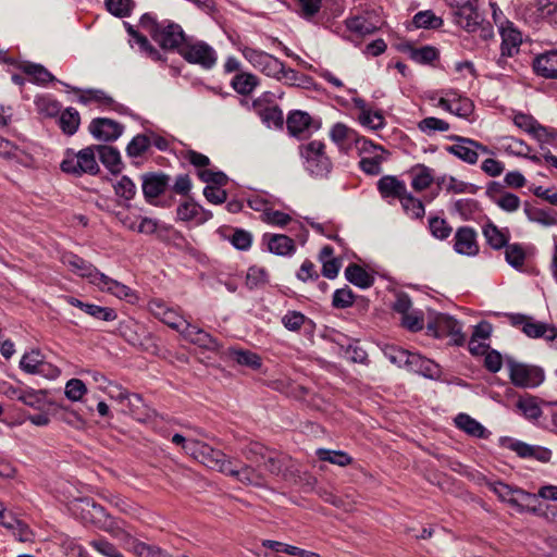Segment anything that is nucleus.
<instances>
[{
  "label": "nucleus",
  "mask_w": 557,
  "mask_h": 557,
  "mask_svg": "<svg viewBox=\"0 0 557 557\" xmlns=\"http://www.w3.org/2000/svg\"><path fill=\"white\" fill-rule=\"evenodd\" d=\"M186 454L194 457L196 460L206 467L216 470L223 474L233 473L231 463L233 459L228 458L223 451L209 446L199 441H189L184 445Z\"/></svg>",
  "instance_id": "1"
},
{
  "label": "nucleus",
  "mask_w": 557,
  "mask_h": 557,
  "mask_svg": "<svg viewBox=\"0 0 557 557\" xmlns=\"http://www.w3.org/2000/svg\"><path fill=\"white\" fill-rule=\"evenodd\" d=\"M324 148V144L320 140H312L300 147V154L305 159V169L314 177H326L332 170V162Z\"/></svg>",
  "instance_id": "2"
},
{
  "label": "nucleus",
  "mask_w": 557,
  "mask_h": 557,
  "mask_svg": "<svg viewBox=\"0 0 557 557\" xmlns=\"http://www.w3.org/2000/svg\"><path fill=\"white\" fill-rule=\"evenodd\" d=\"M487 486L500 500L509 503L518 510L522 511L527 509L536 511V506L534 505V503H536L535 494L520 488H513L502 481L488 482Z\"/></svg>",
  "instance_id": "3"
},
{
  "label": "nucleus",
  "mask_w": 557,
  "mask_h": 557,
  "mask_svg": "<svg viewBox=\"0 0 557 557\" xmlns=\"http://www.w3.org/2000/svg\"><path fill=\"white\" fill-rule=\"evenodd\" d=\"M515 326H521L522 332L530 338H543L552 348L557 349V327L554 324L540 322L524 314L511 315Z\"/></svg>",
  "instance_id": "4"
},
{
  "label": "nucleus",
  "mask_w": 557,
  "mask_h": 557,
  "mask_svg": "<svg viewBox=\"0 0 557 557\" xmlns=\"http://www.w3.org/2000/svg\"><path fill=\"white\" fill-rule=\"evenodd\" d=\"M97 146H89L79 150L75 156H67L61 163L65 173L81 176L84 173L95 175L99 172L96 160Z\"/></svg>",
  "instance_id": "5"
},
{
  "label": "nucleus",
  "mask_w": 557,
  "mask_h": 557,
  "mask_svg": "<svg viewBox=\"0 0 557 557\" xmlns=\"http://www.w3.org/2000/svg\"><path fill=\"white\" fill-rule=\"evenodd\" d=\"M117 332L132 346L146 351H150L156 348V345L152 343L151 334L147 331L145 325L134 319L128 318L121 321L119 323Z\"/></svg>",
  "instance_id": "6"
},
{
  "label": "nucleus",
  "mask_w": 557,
  "mask_h": 557,
  "mask_svg": "<svg viewBox=\"0 0 557 557\" xmlns=\"http://www.w3.org/2000/svg\"><path fill=\"white\" fill-rule=\"evenodd\" d=\"M509 377L513 385L523 388L539 386L544 381V372L536 366L508 361Z\"/></svg>",
  "instance_id": "7"
},
{
  "label": "nucleus",
  "mask_w": 557,
  "mask_h": 557,
  "mask_svg": "<svg viewBox=\"0 0 557 557\" xmlns=\"http://www.w3.org/2000/svg\"><path fill=\"white\" fill-rule=\"evenodd\" d=\"M180 54L189 63L211 69L216 62L214 49L203 41H185L180 48Z\"/></svg>",
  "instance_id": "8"
},
{
  "label": "nucleus",
  "mask_w": 557,
  "mask_h": 557,
  "mask_svg": "<svg viewBox=\"0 0 557 557\" xmlns=\"http://www.w3.org/2000/svg\"><path fill=\"white\" fill-rule=\"evenodd\" d=\"M244 58L262 74L275 79L283 69V62L264 51L245 47L242 49Z\"/></svg>",
  "instance_id": "9"
},
{
  "label": "nucleus",
  "mask_w": 557,
  "mask_h": 557,
  "mask_svg": "<svg viewBox=\"0 0 557 557\" xmlns=\"http://www.w3.org/2000/svg\"><path fill=\"white\" fill-rule=\"evenodd\" d=\"M426 327L435 337L451 336L456 344L463 342L461 324L448 314L436 313L434 319L428 323Z\"/></svg>",
  "instance_id": "10"
},
{
  "label": "nucleus",
  "mask_w": 557,
  "mask_h": 557,
  "mask_svg": "<svg viewBox=\"0 0 557 557\" xmlns=\"http://www.w3.org/2000/svg\"><path fill=\"white\" fill-rule=\"evenodd\" d=\"M261 465L270 474L282 476L284 480H292L295 476L293 460L286 455L268 451Z\"/></svg>",
  "instance_id": "11"
},
{
  "label": "nucleus",
  "mask_w": 557,
  "mask_h": 557,
  "mask_svg": "<svg viewBox=\"0 0 557 557\" xmlns=\"http://www.w3.org/2000/svg\"><path fill=\"white\" fill-rule=\"evenodd\" d=\"M454 9L455 23L468 33H475L483 20L475 3H465L451 7Z\"/></svg>",
  "instance_id": "12"
},
{
  "label": "nucleus",
  "mask_w": 557,
  "mask_h": 557,
  "mask_svg": "<svg viewBox=\"0 0 557 557\" xmlns=\"http://www.w3.org/2000/svg\"><path fill=\"white\" fill-rule=\"evenodd\" d=\"M163 49H178L186 41L185 34L178 24H162L152 38Z\"/></svg>",
  "instance_id": "13"
},
{
  "label": "nucleus",
  "mask_w": 557,
  "mask_h": 557,
  "mask_svg": "<svg viewBox=\"0 0 557 557\" xmlns=\"http://www.w3.org/2000/svg\"><path fill=\"white\" fill-rule=\"evenodd\" d=\"M88 128L90 134L101 141L116 140L123 133V126L108 117L94 119Z\"/></svg>",
  "instance_id": "14"
},
{
  "label": "nucleus",
  "mask_w": 557,
  "mask_h": 557,
  "mask_svg": "<svg viewBox=\"0 0 557 557\" xmlns=\"http://www.w3.org/2000/svg\"><path fill=\"white\" fill-rule=\"evenodd\" d=\"M517 127L531 135L539 143H547L553 137V132L540 124L532 115L517 113L513 115Z\"/></svg>",
  "instance_id": "15"
},
{
  "label": "nucleus",
  "mask_w": 557,
  "mask_h": 557,
  "mask_svg": "<svg viewBox=\"0 0 557 557\" xmlns=\"http://www.w3.org/2000/svg\"><path fill=\"white\" fill-rule=\"evenodd\" d=\"M149 311L163 323L176 331H182L181 326L186 325V321L177 313L176 310L170 308L162 299L154 298L148 302Z\"/></svg>",
  "instance_id": "16"
},
{
  "label": "nucleus",
  "mask_w": 557,
  "mask_h": 557,
  "mask_svg": "<svg viewBox=\"0 0 557 557\" xmlns=\"http://www.w3.org/2000/svg\"><path fill=\"white\" fill-rule=\"evenodd\" d=\"M382 24L380 15L375 12H366L346 20L347 28L361 36L373 34Z\"/></svg>",
  "instance_id": "17"
},
{
  "label": "nucleus",
  "mask_w": 557,
  "mask_h": 557,
  "mask_svg": "<svg viewBox=\"0 0 557 557\" xmlns=\"http://www.w3.org/2000/svg\"><path fill=\"white\" fill-rule=\"evenodd\" d=\"M170 176L164 173H148L143 175V193L149 203H154L169 186Z\"/></svg>",
  "instance_id": "18"
},
{
  "label": "nucleus",
  "mask_w": 557,
  "mask_h": 557,
  "mask_svg": "<svg viewBox=\"0 0 557 557\" xmlns=\"http://www.w3.org/2000/svg\"><path fill=\"white\" fill-rule=\"evenodd\" d=\"M454 249L459 255L475 256L479 252L476 233L469 226L459 227L454 237Z\"/></svg>",
  "instance_id": "19"
},
{
  "label": "nucleus",
  "mask_w": 557,
  "mask_h": 557,
  "mask_svg": "<svg viewBox=\"0 0 557 557\" xmlns=\"http://www.w3.org/2000/svg\"><path fill=\"white\" fill-rule=\"evenodd\" d=\"M63 263L70 268L71 271L82 277H86L89 282L96 285L98 280H101V273L90 262L84 260L76 255H66L63 257Z\"/></svg>",
  "instance_id": "20"
},
{
  "label": "nucleus",
  "mask_w": 557,
  "mask_h": 557,
  "mask_svg": "<svg viewBox=\"0 0 557 557\" xmlns=\"http://www.w3.org/2000/svg\"><path fill=\"white\" fill-rule=\"evenodd\" d=\"M499 34L502 37L500 50L503 54H516L519 52L520 45L522 44V35L513 26L512 22H500Z\"/></svg>",
  "instance_id": "21"
},
{
  "label": "nucleus",
  "mask_w": 557,
  "mask_h": 557,
  "mask_svg": "<svg viewBox=\"0 0 557 557\" xmlns=\"http://www.w3.org/2000/svg\"><path fill=\"white\" fill-rule=\"evenodd\" d=\"M181 334L188 342L198 345L199 347L216 350L219 349V343L215 338H213L206 331L197 327L196 325H191L190 323H186L185 327L182 329Z\"/></svg>",
  "instance_id": "22"
},
{
  "label": "nucleus",
  "mask_w": 557,
  "mask_h": 557,
  "mask_svg": "<svg viewBox=\"0 0 557 557\" xmlns=\"http://www.w3.org/2000/svg\"><path fill=\"white\" fill-rule=\"evenodd\" d=\"M534 72L545 78H557V50L539 54L533 61Z\"/></svg>",
  "instance_id": "23"
},
{
  "label": "nucleus",
  "mask_w": 557,
  "mask_h": 557,
  "mask_svg": "<svg viewBox=\"0 0 557 557\" xmlns=\"http://www.w3.org/2000/svg\"><path fill=\"white\" fill-rule=\"evenodd\" d=\"M453 140H455V144L446 148L449 153L469 164H475L478 162L479 154L475 151L474 146L463 143L472 141V139L461 136H454Z\"/></svg>",
  "instance_id": "24"
},
{
  "label": "nucleus",
  "mask_w": 557,
  "mask_h": 557,
  "mask_svg": "<svg viewBox=\"0 0 557 557\" xmlns=\"http://www.w3.org/2000/svg\"><path fill=\"white\" fill-rule=\"evenodd\" d=\"M406 369L430 379L437 377L441 372L440 367L434 361L416 352L410 354Z\"/></svg>",
  "instance_id": "25"
},
{
  "label": "nucleus",
  "mask_w": 557,
  "mask_h": 557,
  "mask_svg": "<svg viewBox=\"0 0 557 557\" xmlns=\"http://www.w3.org/2000/svg\"><path fill=\"white\" fill-rule=\"evenodd\" d=\"M176 214L177 219L184 222L195 221L196 223H203L211 218L210 213L191 200L182 202L176 209Z\"/></svg>",
  "instance_id": "26"
},
{
  "label": "nucleus",
  "mask_w": 557,
  "mask_h": 557,
  "mask_svg": "<svg viewBox=\"0 0 557 557\" xmlns=\"http://www.w3.org/2000/svg\"><path fill=\"white\" fill-rule=\"evenodd\" d=\"M263 239L267 242L269 250L278 256L292 255L296 249L294 240L283 234H265Z\"/></svg>",
  "instance_id": "27"
},
{
  "label": "nucleus",
  "mask_w": 557,
  "mask_h": 557,
  "mask_svg": "<svg viewBox=\"0 0 557 557\" xmlns=\"http://www.w3.org/2000/svg\"><path fill=\"white\" fill-rule=\"evenodd\" d=\"M377 189L383 198H397L399 201L407 193L406 184L395 176H383L377 182Z\"/></svg>",
  "instance_id": "28"
},
{
  "label": "nucleus",
  "mask_w": 557,
  "mask_h": 557,
  "mask_svg": "<svg viewBox=\"0 0 557 557\" xmlns=\"http://www.w3.org/2000/svg\"><path fill=\"white\" fill-rule=\"evenodd\" d=\"M95 286H97L100 290L110 293L120 299H126L131 301L134 297V293L128 286L109 277L103 273H101V280H98Z\"/></svg>",
  "instance_id": "29"
},
{
  "label": "nucleus",
  "mask_w": 557,
  "mask_h": 557,
  "mask_svg": "<svg viewBox=\"0 0 557 557\" xmlns=\"http://www.w3.org/2000/svg\"><path fill=\"white\" fill-rule=\"evenodd\" d=\"M411 186L417 191H422L430 187L434 180L433 170L424 164H416L409 171Z\"/></svg>",
  "instance_id": "30"
},
{
  "label": "nucleus",
  "mask_w": 557,
  "mask_h": 557,
  "mask_svg": "<svg viewBox=\"0 0 557 557\" xmlns=\"http://www.w3.org/2000/svg\"><path fill=\"white\" fill-rule=\"evenodd\" d=\"M345 277L348 282L362 289L371 287L374 283V277L356 263H351L345 269Z\"/></svg>",
  "instance_id": "31"
},
{
  "label": "nucleus",
  "mask_w": 557,
  "mask_h": 557,
  "mask_svg": "<svg viewBox=\"0 0 557 557\" xmlns=\"http://www.w3.org/2000/svg\"><path fill=\"white\" fill-rule=\"evenodd\" d=\"M97 152L101 163L112 173L122 171L121 154L116 148L111 146H97Z\"/></svg>",
  "instance_id": "32"
},
{
  "label": "nucleus",
  "mask_w": 557,
  "mask_h": 557,
  "mask_svg": "<svg viewBox=\"0 0 557 557\" xmlns=\"http://www.w3.org/2000/svg\"><path fill=\"white\" fill-rule=\"evenodd\" d=\"M525 11L529 12L530 21L535 23L549 17L557 11V0H535L531 7L525 8Z\"/></svg>",
  "instance_id": "33"
},
{
  "label": "nucleus",
  "mask_w": 557,
  "mask_h": 557,
  "mask_svg": "<svg viewBox=\"0 0 557 557\" xmlns=\"http://www.w3.org/2000/svg\"><path fill=\"white\" fill-rule=\"evenodd\" d=\"M258 85L259 78L255 74L248 72L237 73L231 82L233 89L243 96L250 95Z\"/></svg>",
  "instance_id": "34"
},
{
  "label": "nucleus",
  "mask_w": 557,
  "mask_h": 557,
  "mask_svg": "<svg viewBox=\"0 0 557 557\" xmlns=\"http://www.w3.org/2000/svg\"><path fill=\"white\" fill-rule=\"evenodd\" d=\"M73 90L76 94H79L78 101L81 103L87 104L89 102H97L102 107H112L114 104V99L101 89L83 90L79 88H73Z\"/></svg>",
  "instance_id": "35"
},
{
  "label": "nucleus",
  "mask_w": 557,
  "mask_h": 557,
  "mask_svg": "<svg viewBox=\"0 0 557 557\" xmlns=\"http://www.w3.org/2000/svg\"><path fill=\"white\" fill-rule=\"evenodd\" d=\"M237 463L238 462L233 459V463H231L233 473H226V475L234 476L245 484L262 485V478L253 468L250 466L238 467Z\"/></svg>",
  "instance_id": "36"
},
{
  "label": "nucleus",
  "mask_w": 557,
  "mask_h": 557,
  "mask_svg": "<svg viewBox=\"0 0 557 557\" xmlns=\"http://www.w3.org/2000/svg\"><path fill=\"white\" fill-rule=\"evenodd\" d=\"M455 423L458 429L465 431L467 434L483 438L486 436V429L475 419L471 418L469 414L459 413L455 418Z\"/></svg>",
  "instance_id": "37"
},
{
  "label": "nucleus",
  "mask_w": 557,
  "mask_h": 557,
  "mask_svg": "<svg viewBox=\"0 0 557 557\" xmlns=\"http://www.w3.org/2000/svg\"><path fill=\"white\" fill-rule=\"evenodd\" d=\"M81 124V115L74 108H66L61 112L59 117V126L62 132L69 136L74 135Z\"/></svg>",
  "instance_id": "38"
},
{
  "label": "nucleus",
  "mask_w": 557,
  "mask_h": 557,
  "mask_svg": "<svg viewBox=\"0 0 557 557\" xmlns=\"http://www.w3.org/2000/svg\"><path fill=\"white\" fill-rule=\"evenodd\" d=\"M46 366L38 350L24 354L20 361L21 369L29 374L44 373Z\"/></svg>",
  "instance_id": "39"
},
{
  "label": "nucleus",
  "mask_w": 557,
  "mask_h": 557,
  "mask_svg": "<svg viewBox=\"0 0 557 557\" xmlns=\"http://www.w3.org/2000/svg\"><path fill=\"white\" fill-rule=\"evenodd\" d=\"M311 123V117L308 113L302 111H294L287 117V128L294 136L301 135L308 129Z\"/></svg>",
  "instance_id": "40"
},
{
  "label": "nucleus",
  "mask_w": 557,
  "mask_h": 557,
  "mask_svg": "<svg viewBox=\"0 0 557 557\" xmlns=\"http://www.w3.org/2000/svg\"><path fill=\"white\" fill-rule=\"evenodd\" d=\"M483 235L486 238L488 245L494 249H500L503 247L505 248L509 240L508 232L505 233L500 231L493 223H487L483 227Z\"/></svg>",
  "instance_id": "41"
},
{
  "label": "nucleus",
  "mask_w": 557,
  "mask_h": 557,
  "mask_svg": "<svg viewBox=\"0 0 557 557\" xmlns=\"http://www.w3.org/2000/svg\"><path fill=\"white\" fill-rule=\"evenodd\" d=\"M505 259L515 269H521L527 259V250L523 245L515 243L505 246Z\"/></svg>",
  "instance_id": "42"
},
{
  "label": "nucleus",
  "mask_w": 557,
  "mask_h": 557,
  "mask_svg": "<svg viewBox=\"0 0 557 557\" xmlns=\"http://www.w3.org/2000/svg\"><path fill=\"white\" fill-rule=\"evenodd\" d=\"M228 356L240 366L251 369H259L261 367V358L250 350L231 348Z\"/></svg>",
  "instance_id": "43"
},
{
  "label": "nucleus",
  "mask_w": 557,
  "mask_h": 557,
  "mask_svg": "<svg viewBox=\"0 0 557 557\" xmlns=\"http://www.w3.org/2000/svg\"><path fill=\"white\" fill-rule=\"evenodd\" d=\"M317 456L322 461H327L339 467H346L352 462V458L345 451L326 448L317 449Z\"/></svg>",
  "instance_id": "44"
},
{
  "label": "nucleus",
  "mask_w": 557,
  "mask_h": 557,
  "mask_svg": "<svg viewBox=\"0 0 557 557\" xmlns=\"http://www.w3.org/2000/svg\"><path fill=\"white\" fill-rule=\"evenodd\" d=\"M263 546L268 547V548H271L272 550L274 552H284L288 555H293V556H299V557H320L319 554L314 553V552H309V550H305V549H301L299 547H296V546H293V545H288V544H284L282 542H277V541H271V540H267L263 542Z\"/></svg>",
  "instance_id": "45"
},
{
  "label": "nucleus",
  "mask_w": 557,
  "mask_h": 557,
  "mask_svg": "<svg viewBox=\"0 0 557 557\" xmlns=\"http://www.w3.org/2000/svg\"><path fill=\"white\" fill-rule=\"evenodd\" d=\"M524 212L528 219L532 222H536L544 226H552L557 224L556 215L552 211L529 207L527 205Z\"/></svg>",
  "instance_id": "46"
},
{
  "label": "nucleus",
  "mask_w": 557,
  "mask_h": 557,
  "mask_svg": "<svg viewBox=\"0 0 557 557\" xmlns=\"http://www.w3.org/2000/svg\"><path fill=\"white\" fill-rule=\"evenodd\" d=\"M417 28L436 29L443 25V20L432 11L418 12L412 20Z\"/></svg>",
  "instance_id": "47"
},
{
  "label": "nucleus",
  "mask_w": 557,
  "mask_h": 557,
  "mask_svg": "<svg viewBox=\"0 0 557 557\" xmlns=\"http://www.w3.org/2000/svg\"><path fill=\"white\" fill-rule=\"evenodd\" d=\"M400 203L404 211L413 219L423 218L425 210L421 200L414 198L410 193H406L401 198Z\"/></svg>",
  "instance_id": "48"
},
{
  "label": "nucleus",
  "mask_w": 557,
  "mask_h": 557,
  "mask_svg": "<svg viewBox=\"0 0 557 557\" xmlns=\"http://www.w3.org/2000/svg\"><path fill=\"white\" fill-rule=\"evenodd\" d=\"M451 113L460 117H468L473 112L472 101L467 97L460 96L456 91H451Z\"/></svg>",
  "instance_id": "49"
},
{
  "label": "nucleus",
  "mask_w": 557,
  "mask_h": 557,
  "mask_svg": "<svg viewBox=\"0 0 557 557\" xmlns=\"http://www.w3.org/2000/svg\"><path fill=\"white\" fill-rule=\"evenodd\" d=\"M106 9L116 17L129 16L134 7L133 0H104Z\"/></svg>",
  "instance_id": "50"
},
{
  "label": "nucleus",
  "mask_w": 557,
  "mask_h": 557,
  "mask_svg": "<svg viewBox=\"0 0 557 557\" xmlns=\"http://www.w3.org/2000/svg\"><path fill=\"white\" fill-rule=\"evenodd\" d=\"M268 272L263 268L250 267L246 275V286L255 289L264 286L268 283Z\"/></svg>",
  "instance_id": "51"
},
{
  "label": "nucleus",
  "mask_w": 557,
  "mask_h": 557,
  "mask_svg": "<svg viewBox=\"0 0 557 557\" xmlns=\"http://www.w3.org/2000/svg\"><path fill=\"white\" fill-rule=\"evenodd\" d=\"M383 352H384V356L392 363L396 364L399 368L407 367V363H408V360H409V357L411 354L410 351L403 349L401 347L394 346V345L386 346L384 348Z\"/></svg>",
  "instance_id": "52"
},
{
  "label": "nucleus",
  "mask_w": 557,
  "mask_h": 557,
  "mask_svg": "<svg viewBox=\"0 0 557 557\" xmlns=\"http://www.w3.org/2000/svg\"><path fill=\"white\" fill-rule=\"evenodd\" d=\"M517 407L527 419L537 420L542 416V409L534 397L519 399Z\"/></svg>",
  "instance_id": "53"
},
{
  "label": "nucleus",
  "mask_w": 557,
  "mask_h": 557,
  "mask_svg": "<svg viewBox=\"0 0 557 557\" xmlns=\"http://www.w3.org/2000/svg\"><path fill=\"white\" fill-rule=\"evenodd\" d=\"M23 72L32 76L37 83H47L54 79L53 75L42 65L36 63H25L23 65Z\"/></svg>",
  "instance_id": "54"
},
{
  "label": "nucleus",
  "mask_w": 557,
  "mask_h": 557,
  "mask_svg": "<svg viewBox=\"0 0 557 557\" xmlns=\"http://www.w3.org/2000/svg\"><path fill=\"white\" fill-rule=\"evenodd\" d=\"M429 228L431 234L437 239H446L450 236L453 228L446 220L434 216L429 220Z\"/></svg>",
  "instance_id": "55"
},
{
  "label": "nucleus",
  "mask_w": 557,
  "mask_h": 557,
  "mask_svg": "<svg viewBox=\"0 0 557 557\" xmlns=\"http://www.w3.org/2000/svg\"><path fill=\"white\" fill-rule=\"evenodd\" d=\"M355 295L349 287L336 289L333 294L332 305L338 309L349 308L354 305Z\"/></svg>",
  "instance_id": "56"
},
{
  "label": "nucleus",
  "mask_w": 557,
  "mask_h": 557,
  "mask_svg": "<svg viewBox=\"0 0 557 557\" xmlns=\"http://www.w3.org/2000/svg\"><path fill=\"white\" fill-rule=\"evenodd\" d=\"M151 140L146 135L135 136L127 145L126 152L129 157H139L150 147Z\"/></svg>",
  "instance_id": "57"
},
{
  "label": "nucleus",
  "mask_w": 557,
  "mask_h": 557,
  "mask_svg": "<svg viewBox=\"0 0 557 557\" xmlns=\"http://www.w3.org/2000/svg\"><path fill=\"white\" fill-rule=\"evenodd\" d=\"M89 545L104 557H124L112 543L103 537L90 541Z\"/></svg>",
  "instance_id": "58"
},
{
  "label": "nucleus",
  "mask_w": 557,
  "mask_h": 557,
  "mask_svg": "<svg viewBox=\"0 0 557 557\" xmlns=\"http://www.w3.org/2000/svg\"><path fill=\"white\" fill-rule=\"evenodd\" d=\"M268 451L269 450L260 443H250L243 449V454L246 457V459L259 466H261V462L265 455L268 454Z\"/></svg>",
  "instance_id": "59"
},
{
  "label": "nucleus",
  "mask_w": 557,
  "mask_h": 557,
  "mask_svg": "<svg viewBox=\"0 0 557 557\" xmlns=\"http://www.w3.org/2000/svg\"><path fill=\"white\" fill-rule=\"evenodd\" d=\"M361 125L370 128V129H380L385 124V119L381 111H373L372 109L367 112V114H362L358 116Z\"/></svg>",
  "instance_id": "60"
},
{
  "label": "nucleus",
  "mask_w": 557,
  "mask_h": 557,
  "mask_svg": "<svg viewBox=\"0 0 557 557\" xmlns=\"http://www.w3.org/2000/svg\"><path fill=\"white\" fill-rule=\"evenodd\" d=\"M85 383L78 379H71L65 385V395L72 401H77L86 394Z\"/></svg>",
  "instance_id": "61"
},
{
  "label": "nucleus",
  "mask_w": 557,
  "mask_h": 557,
  "mask_svg": "<svg viewBox=\"0 0 557 557\" xmlns=\"http://www.w3.org/2000/svg\"><path fill=\"white\" fill-rule=\"evenodd\" d=\"M330 136L334 143L342 145L354 139L355 132L343 123H336L331 128Z\"/></svg>",
  "instance_id": "62"
},
{
  "label": "nucleus",
  "mask_w": 557,
  "mask_h": 557,
  "mask_svg": "<svg viewBox=\"0 0 557 557\" xmlns=\"http://www.w3.org/2000/svg\"><path fill=\"white\" fill-rule=\"evenodd\" d=\"M494 202L506 212H515L520 207V198L511 193H504Z\"/></svg>",
  "instance_id": "63"
},
{
  "label": "nucleus",
  "mask_w": 557,
  "mask_h": 557,
  "mask_svg": "<svg viewBox=\"0 0 557 557\" xmlns=\"http://www.w3.org/2000/svg\"><path fill=\"white\" fill-rule=\"evenodd\" d=\"M134 552L139 557H168V554L159 547L143 542L134 545Z\"/></svg>",
  "instance_id": "64"
}]
</instances>
